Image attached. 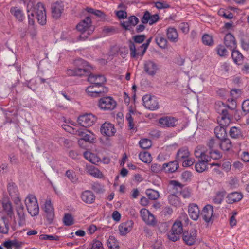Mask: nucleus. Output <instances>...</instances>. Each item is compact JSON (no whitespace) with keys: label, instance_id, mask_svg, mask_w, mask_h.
<instances>
[{"label":"nucleus","instance_id":"6ab92c4d","mask_svg":"<svg viewBox=\"0 0 249 249\" xmlns=\"http://www.w3.org/2000/svg\"><path fill=\"white\" fill-rule=\"evenodd\" d=\"M178 120L173 117L165 116L159 120V124L163 127H174L177 124Z\"/></svg>","mask_w":249,"mask_h":249},{"label":"nucleus","instance_id":"4c0bfd02","mask_svg":"<svg viewBox=\"0 0 249 249\" xmlns=\"http://www.w3.org/2000/svg\"><path fill=\"white\" fill-rule=\"evenodd\" d=\"M231 57L235 64L240 65L243 63V56L239 51L237 50H233L231 53Z\"/></svg>","mask_w":249,"mask_h":249},{"label":"nucleus","instance_id":"7c9ffc66","mask_svg":"<svg viewBox=\"0 0 249 249\" xmlns=\"http://www.w3.org/2000/svg\"><path fill=\"white\" fill-rule=\"evenodd\" d=\"M23 243L17 239L8 240L3 242V246L7 249H12L13 247L18 248L22 246Z\"/></svg>","mask_w":249,"mask_h":249},{"label":"nucleus","instance_id":"c9c22d12","mask_svg":"<svg viewBox=\"0 0 249 249\" xmlns=\"http://www.w3.org/2000/svg\"><path fill=\"white\" fill-rule=\"evenodd\" d=\"M242 195L238 192H233L229 194L227 196V201L229 203L232 204L241 200Z\"/></svg>","mask_w":249,"mask_h":249},{"label":"nucleus","instance_id":"f257e3e1","mask_svg":"<svg viewBox=\"0 0 249 249\" xmlns=\"http://www.w3.org/2000/svg\"><path fill=\"white\" fill-rule=\"evenodd\" d=\"M1 212L5 215L0 216V232L6 234L8 231L9 222H13L16 224L14 208L12 202L7 197L3 196L0 198V213Z\"/></svg>","mask_w":249,"mask_h":249},{"label":"nucleus","instance_id":"5fc2aeb1","mask_svg":"<svg viewBox=\"0 0 249 249\" xmlns=\"http://www.w3.org/2000/svg\"><path fill=\"white\" fill-rule=\"evenodd\" d=\"M84 71L79 69L77 70L76 68L74 69H68L66 70V74L69 76H81V73Z\"/></svg>","mask_w":249,"mask_h":249},{"label":"nucleus","instance_id":"f3484780","mask_svg":"<svg viewBox=\"0 0 249 249\" xmlns=\"http://www.w3.org/2000/svg\"><path fill=\"white\" fill-rule=\"evenodd\" d=\"M101 133L106 136L111 137L116 133V129L113 124L109 122L104 123L100 128Z\"/></svg>","mask_w":249,"mask_h":249},{"label":"nucleus","instance_id":"0e129e2a","mask_svg":"<svg viewBox=\"0 0 249 249\" xmlns=\"http://www.w3.org/2000/svg\"><path fill=\"white\" fill-rule=\"evenodd\" d=\"M183 167H189L192 165L195 162V160L190 157H189L185 160L181 161Z\"/></svg>","mask_w":249,"mask_h":249},{"label":"nucleus","instance_id":"ea45409f","mask_svg":"<svg viewBox=\"0 0 249 249\" xmlns=\"http://www.w3.org/2000/svg\"><path fill=\"white\" fill-rule=\"evenodd\" d=\"M219 145L221 149L224 151H229L232 147L231 142L230 139L227 138L222 139L219 143Z\"/></svg>","mask_w":249,"mask_h":249},{"label":"nucleus","instance_id":"dca6fc26","mask_svg":"<svg viewBox=\"0 0 249 249\" xmlns=\"http://www.w3.org/2000/svg\"><path fill=\"white\" fill-rule=\"evenodd\" d=\"M43 210L45 213L48 220L51 222L54 216V208L50 199H47L43 206Z\"/></svg>","mask_w":249,"mask_h":249},{"label":"nucleus","instance_id":"680f3d73","mask_svg":"<svg viewBox=\"0 0 249 249\" xmlns=\"http://www.w3.org/2000/svg\"><path fill=\"white\" fill-rule=\"evenodd\" d=\"M66 175L68 178L72 182H75L77 180V178L76 177L75 172L72 170H68Z\"/></svg>","mask_w":249,"mask_h":249},{"label":"nucleus","instance_id":"5701e85b","mask_svg":"<svg viewBox=\"0 0 249 249\" xmlns=\"http://www.w3.org/2000/svg\"><path fill=\"white\" fill-rule=\"evenodd\" d=\"M130 50V55L132 58H137L139 56H142L144 53H142L143 49L141 46H137L132 42H130L129 44Z\"/></svg>","mask_w":249,"mask_h":249},{"label":"nucleus","instance_id":"b1692460","mask_svg":"<svg viewBox=\"0 0 249 249\" xmlns=\"http://www.w3.org/2000/svg\"><path fill=\"white\" fill-rule=\"evenodd\" d=\"M159 19V15H151L149 12L146 11L144 13L142 17V22L143 24L149 23L150 25H152L157 22Z\"/></svg>","mask_w":249,"mask_h":249},{"label":"nucleus","instance_id":"37998d69","mask_svg":"<svg viewBox=\"0 0 249 249\" xmlns=\"http://www.w3.org/2000/svg\"><path fill=\"white\" fill-rule=\"evenodd\" d=\"M203 43L205 45L213 46L214 44L213 37L209 34H205L202 36Z\"/></svg>","mask_w":249,"mask_h":249},{"label":"nucleus","instance_id":"4d7b16f0","mask_svg":"<svg viewBox=\"0 0 249 249\" xmlns=\"http://www.w3.org/2000/svg\"><path fill=\"white\" fill-rule=\"evenodd\" d=\"M39 238L41 240H58L59 238L57 236L47 234H41Z\"/></svg>","mask_w":249,"mask_h":249},{"label":"nucleus","instance_id":"473e14b6","mask_svg":"<svg viewBox=\"0 0 249 249\" xmlns=\"http://www.w3.org/2000/svg\"><path fill=\"white\" fill-rule=\"evenodd\" d=\"M86 170L89 174L91 176L94 177L99 178H101L103 177V175L102 173L97 168L93 166H87Z\"/></svg>","mask_w":249,"mask_h":249},{"label":"nucleus","instance_id":"39448f33","mask_svg":"<svg viewBox=\"0 0 249 249\" xmlns=\"http://www.w3.org/2000/svg\"><path fill=\"white\" fill-rule=\"evenodd\" d=\"M24 203L29 213L32 216H36L39 213V206L37 199L34 195L29 194L24 200Z\"/></svg>","mask_w":249,"mask_h":249},{"label":"nucleus","instance_id":"f704fd0d","mask_svg":"<svg viewBox=\"0 0 249 249\" xmlns=\"http://www.w3.org/2000/svg\"><path fill=\"white\" fill-rule=\"evenodd\" d=\"M11 13L19 21H22L25 18L24 14L22 10L17 7H12L10 9Z\"/></svg>","mask_w":249,"mask_h":249},{"label":"nucleus","instance_id":"58836bf2","mask_svg":"<svg viewBox=\"0 0 249 249\" xmlns=\"http://www.w3.org/2000/svg\"><path fill=\"white\" fill-rule=\"evenodd\" d=\"M108 249H119V246L117 240L113 236H110L107 241Z\"/></svg>","mask_w":249,"mask_h":249},{"label":"nucleus","instance_id":"f03ea898","mask_svg":"<svg viewBox=\"0 0 249 249\" xmlns=\"http://www.w3.org/2000/svg\"><path fill=\"white\" fill-rule=\"evenodd\" d=\"M27 12L29 24L33 25L34 24L35 16L40 24L43 25L46 24V12L42 3H38L34 5L33 2L29 1L27 4Z\"/></svg>","mask_w":249,"mask_h":249},{"label":"nucleus","instance_id":"3c124183","mask_svg":"<svg viewBox=\"0 0 249 249\" xmlns=\"http://www.w3.org/2000/svg\"><path fill=\"white\" fill-rule=\"evenodd\" d=\"M139 145L143 149H147L152 145L151 141L148 139H142L139 141Z\"/></svg>","mask_w":249,"mask_h":249},{"label":"nucleus","instance_id":"6e6d98bb","mask_svg":"<svg viewBox=\"0 0 249 249\" xmlns=\"http://www.w3.org/2000/svg\"><path fill=\"white\" fill-rule=\"evenodd\" d=\"M63 222L66 226H71L74 223L73 218L70 214H66L63 218Z\"/></svg>","mask_w":249,"mask_h":249},{"label":"nucleus","instance_id":"052dcab7","mask_svg":"<svg viewBox=\"0 0 249 249\" xmlns=\"http://www.w3.org/2000/svg\"><path fill=\"white\" fill-rule=\"evenodd\" d=\"M167 235L169 240L172 241H176L179 239L180 235L171 230V231L168 233Z\"/></svg>","mask_w":249,"mask_h":249},{"label":"nucleus","instance_id":"8fccbe9b","mask_svg":"<svg viewBox=\"0 0 249 249\" xmlns=\"http://www.w3.org/2000/svg\"><path fill=\"white\" fill-rule=\"evenodd\" d=\"M230 135L233 138H238L241 135L240 130L236 127H232L230 130Z\"/></svg>","mask_w":249,"mask_h":249},{"label":"nucleus","instance_id":"cd10ccee","mask_svg":"<svg viewBox=\"0 0 249 249\" xmlns=\"http://www.w3.org/2000/svg\"><path fill=\"white\" fill-rule=\"evenodd\" d=\"M224 43L225 45L231 49L236 47V41L234 36L230 33L226 35L224 38Z\"/></svg>","mask_w":249,"mask_h":249},{"label":"nucleus","instance_id":"9d476101","mask_svg":"<svg viewBox=\"0 0 249 249\" xmlns=\"http://www.w3.org/2000/svg\"><path fill=\"white\" fill-rule=\"evenodd\" d=\"M7 190L13 203L21 201L18 188L14 182H10L8 183Z\"/></svg>","mask_w":249,"mask_h":249},{"label":"nucleus","instance_id":"1a4fd4ad","mask_svg":"<svg viewBox=\"0 0 249 249\" xmlns=\"http://www.w3.org/2000/svg\"><path fill=\"white\" fill-rule=\"evenodd\" d=\"M159 69V65L155 61L148 60L144 62L143 70L147 75L153 77L157 73Z\"/></svg>","mask_w":249,"mask_h":249},{"label":"nucleus","instance_id":"bf43d9fd","mask_svg":"<svg viewBox=\"0 0 249 249\" xmlns=\"http://www.w3.org/2000/svg\"><path fill=\"white\" fill-rule=\"evenodd\" d=\"M164 169L163 164L161 165L157 163H153L151 166V170L153 173H159Z\"/></svg>","mask_w":249,"mask_h":249},{"label":"nucleus","instance_id":"79ce46f5","mask_svg":"<svg viewBox=\"0 0 249 249\" xmlns=\"http://www.w3.org/2000/svg\"><path fill=\"white\" fill-rule=\"evenodd\" d=\"M139 157L140 160L144 163H150L152 160L151 154L147 152L140 153Z\"/></svg>","mask_w":249,"mask_h":249},{"label":"nucleus","instance_id":"aec40b11","mask_svg":"<svg viewBox=\"0 0 249 249\" xmlns=\"http://www.w3.org/2000/svg\"><path fill=\"white\" fill-rule=\"evenodd\" d=\"M213 213V207L211 205H207L203 208L201 216L206 222H209L212 220Z\"/></svg>","mask_w":249,"mask_h":249},{"label":"nucleus","instance_id":"e2e57ef3","mask_svg":"<svg viewBox=\"0 0 249 249\" xmlns=\"http://www.w3.org/2000/svg\"><path fill=\"white\" fill-rule=\"evenodd\" d=\"M208 155L209 156L211 159L216 160L221 158V155L219 152L217 151H208Z\"/></svg>","mask_w":249,"mask_h":249},{"label":"nucleus","instance_id":"6e6552de","mask_svg":"<svg viewBox=\"0 0 249 249\" xmlns=\"http://www.w3.org/2000/svg\"><path fill=\"white\" fill-rule=\"evenodd\" d=\"M96 121L97 117L91 113L81 115L77 119L79 124L86 127L93 125Z\"/></svg>","mask_w":249,"mask_h":249},{"label":"nucleus","instance_id":"393cba45","mask_svg":"<svg viewBox=\"0 0 249 249\" xmlns=\"http://www.w3.org/2000/svg\"><path fill=\"white\" fill-rule=\"evenodd\" d=\"M81 198L85 203L90 204L95 201V196L92 191L86 190L82 193Z\"/></svg>","mask_w":249,"mask_h":249},{"label":"nucleus","instance_id":"de8ad7c7","mask_svg":"<svg viewBox=\"0 0 249 249\" xmlns=\"http://www.w3.org/2000/svg\"><path fill=\"white\" fill-rule=\"evenodd\" d=\"M68 124H63L62 127L63 129L71 133H73L75 134L76 131H79V130H75L72 126H74V123H73L72 121H69Z\"/></svg>","mask_w":249,"mask_h":249},{"label":"nucleus","instance_id":"a18cd8bd","mask_svg":"<svg viewBox=\"0 0 249 249\" xmlns=\"http://www.w3.org/2000/svg\"><path fill=\"white\" fill-rule=\"evenodd\" d=\"M171 230L174 231L175 232L180 235L183 231V228L181 222L179 221H176L175 222L172 226Z\"/></svg>","mask_w":249,"mask_h":249},{"label":"nucleus","instance_id":"7ed1b4c3","mask_svg":"<svg viewBox=\"0 0 249 249\" xmlns=\"http://www.w3.org/2000/svg\"><path fill=\"white\" fill-rule=\"evenodd\" d=\"M208 150L203 146H198L195 149L194 154L198 158V162L195 165L197 172L201 173L207 169L208 163L210 160V157L208 155Z\"/></svg>","mask_w":249,"mask_h":249},{"label":"nucleus","instance_id":"69168bd1","mask_svg":"<svg viewBox=\"0 0 249 249\" xmlns=\"http://www.w3.org/2000/svg\"><path fill=\"white\" fill-rule=\"evenodd\" d=\"M91 249H103L101 242L99 240H94Z\"/></svg>","mask_w":249,"mask_h":249},{"label":"nucleus","instance_id":"2eb2a0df","mask_svg":"<svg viewBox=\"0 0 249 249\" xmlns=\"http://www.w3.org/2000/svg\"><path fill=\"white\" fill-rule=\"evenodd\" d=\"M64 9V5L62 1H56L53 3L51 7L52 17L55 19L59 18L63 12Z\"/></svg>","mask_w":249,"mask_h":249},{"label":"nucleus","instance_id":"338daca9","mask_svg":"<svg viewBox=\"0 0 249 249\" xmlns=\"http://www.w3.org/2000/svg\"><path fill=\"white\" fill-rule=\"evenodd\" d=\"M128 21L132 27L135 26L139 22L138 18L134 16L130 17L128 19Z\"/></svg>","mask_w":249,"mask_h":249},{"label":"nucleus","instance_id":"4be33fe9","mask_svg":"<svg viewBox=\"0 0 249 249\" xmlns=\"http://www.w3.org/2000/svg\"><path fill=\"white\" fill-rule=\"evenodd\" d=\"M188 213L190 217L194 221L197 220L199 217L200 210L198 206L195 204L189 205Z\"/></svg>","mask_w":249,"mask_h":249},{"label":"nucleus","instance_id":"c85d7f7f","mask_svg":"<svg viewBox=\"0 0 249 249\" xmlns=\"http://www.w3.org/2000/svg\"><path fill=\"white\" fill-rule=\"evenodd\" d=\"M166 36L171 42H177L178 40V33L174 28L169 27L167 29Z\"/></svg>","mask_w":249,"mask_h":249},{"label":"nucleus","instance_id":"bb28decb","mask_svg":"<svg viewBox=\"0 0 249 249\" xmlns=\"http://www.w3.org/2000/svg\"><path fill=\"white\" fill-rule=\"evenodd\" d=\"M133 222L131 220L121 223L119 226L120 233L122 235H125L129 233L132 229Z\"/></svg>","mask_w":249,"mask_h":249},{"label":"nucleus","instance_id":"72a5a7b5","mask_svg":"<svg viewBox=\"0 0 249 249\" xmlns=\"http://www.w3.org/2000/svg\"><path fill=\"white\" fill-rule=\"evenodd\" d=\"M164 169L166 172L173 173L178 168V164L177 160L164 163Z\"/></svg>","mask_w":249,"mask_h":249},{"label":"nucleus","instance_id":"412c9836","mask_svg":"<svg viewBox=\"0 0 249 249\" xmlns=\"http://www.w3.org/2000/svg\"><path fill=\"white\" fill-rule=\"evenodd\" d=\"M88 80L93 85L102 88L101 86L105 83L106 78L103 75L90 74L89 76Z\"/></svg>","mask_w":249,"mask_h":249},{"label":"nucleus","instance_id":"e433bc0d","mask_svg":"<svg viewBox=\"0 0 249 249\" xmlns=\"http://www.w3.org/2000/svg\"><path fill=\"white\" fill-rule=\"evenodd\" d=\"M84 156L85 159L93 164H97L100 161V158L96 154L89 151L84 152Z\"/></svg>","mask_w":249,"mask_h":249},{"label":"nucleus","instance_id":"864d4df0","mask_svg":"<svg viewBox=\"0 0 249 249\" xmlns=\"http://www.w3.org/2000/svg\"><path fill=\"white\" fill-rule=\"evenodd\" d=\"M214 133L216 137L220 139H222L225 135V131L224 128L220 126L216 127L214 129Z\"/></svg>","mask_w":249,"mask_h":249},{"label":"nucleus","instance_id":"4468645a","mask_svg":"<svg viewBox=\"0 0 249 249\" xmlns=\"http://www.w3.org/2000/svg\"><path fill=\"white\" fill-rule=\"evenodd\" d=\"M197 239V231L195 229H192L190 231H185L183 234V240L187 245H193Z\"/></svg>","mask_w":249,"mask_h":249},{"label":"nucleus","instance_id":"c756f323","mask_svg":"<svg viewBox=\"0 0 249 249\" xmlns=\"http://www.w3.org/2000/svg\"><path fill=\"white\" fill-rule=\"evenodd\" d=\"M190 157V152L186 148L183 147L178 150L176 156L177 161H182Z\"/></svg>","mask_w":249,"mask_h":249},{"label":"nucleus","instance_id":"9b49d317","mask_svg":"<svg viewBox=\"0 0 249 249\" xmlns=\"http://www.w3.org/2000/svg\"><path fill=\"white\" fill-rule=\"evenodd\" d=\"M116 106V102L110 97L101 98L99 101V107L103 110H112Z\"/></svg>","mask_w":249,"mask_h":249},{"label":"nucleus","instance_id":"ddd939ff","mask_svg":"<svg viewBox=\"0 0 249 249\" xmlns=\"http://www.w3.org/2000/svg\"><path fill=\"white\" fill-rule=\"evenodd\" d=\"M231 103L233 106L230 107L220 101H218L216 103L215 108L218 112L223 115L222 117V119H225L226 118V115H227V108L228 107L231 109H233L236 107V101L234 100H231Z\"/></svg>","mask_w":249,"mask_h":249},{"label":"nucleus","instance_id":"09e8293b","mask_svg":"<svg viewBox=\"0 0 249 249\" xmlns=\"http://www.w3.org/2000/svg\"><path fill=\"white\" fill-rule=\"evenodd\" d=\"M217 54L220 57H224L227 55L228 51L225 47L222 45H218L215 48Z\"/></svg>","mask_w":249,"mask_h":249},{"label":"nucleus","instance_id":"a19ab883","mask_svg":"<svg viewBox=\"0 0 249 249\" xmlns=\"http://www.w3.org/2000/svg\"><path fill=\"white\" fill-rule=\"evenodd\" d=\"M157 45L161 48H166L167 46V40L162 36L158 35L155 38Z\"/></svg>","mask_w":249,"mask_h":249},{"label":"nucleus","instance_id":"f8f14e48","mask_svg":"<svg viewBox=\"0 0 249 249\" xmlns=\"http://www.w3.org/2000/svg\"><path fill=\"white\" fill-rule=\"evenodd\" d=\"M142 220L148 225L155 226L157 221L154 215L145 208L142 209L140 212Z\"/></svg>","mask_w":249,"mask_h":249},{"label":"nucleus","instance_id":"774afa93","mask_svg":"<svg viewBox=\"0 0 249 249\" xmlns=\"http://www.w3.org/2000/svg\"><path fill=\"white\" fill-rule=\"evenodd\" d=\"M242 110L244 112H249V100H245L242 103Z\"/></svg>","mask_w":249,"mask_h":249},{"label":"nucleus","instance_id":"13d9d810","mask_svg":"<svg viewBox=\"0 0 249 249\" xmlns=\"http://www.w3.org/2000/svg\"><path fill=\"white\" fill-rule=\"evenodd\" d=\"M155 6L158 9L168 8L170 5L165 1H160L155 2Z\"/></svg>","mask_w":249,"mask_h":249},{"label":"nucleus","instance_id":"a878e982","mask_svg":"<svg viewBox=\"0 0 249 249\" xmlns=\"http://www.w3.org/2000/svg\"><path fill=\"white\" fill-rule=\"evenodd\" d=\"M73 64L77 70L81 69L84 71L82 72L81 76L84 75L89 69L88 63L82 59L74 60Z\"/></svg>","mask_w":249,"mask_h":249},{"label":"nucleus","instance_id":"a211bd4d","mask_svg":"<svg viewBox=\"0 0 249 249\" xmlns=\"http://www.w3.org/2000/svg\"><path fill=\"white\" fill-rule=\"evenodd\" d=\"M86 92L89 96L95 97L99 96L102 93L107 92V89L105 88H102V89H100V88L91 85L87 88Z\"/></svg>","mask_w":249,"mask_h":249},{"label":"nucleus","instance_id":"20e7f679","mask_svg":"<svg viewBox=\"0 0 249 249\" xmlns=\"http://www.w3.org/2000/svg\"><path fill=\"white\" fill-rule=\"evenodd\" d=\"M77 30L81 33L80 38L85 40L94 31V27L92 26L90 18L87 17L85 19L80 22L76 26Z\"/></svg>","mask_w":249,"mask_h":249},{"label":"nucleus","instance_id":"c03bdc74","mask_svg":"<svg viewBox=\"0 0 249 249\" xmlns=\"http://www.w3.org/2000/svg\"><path fill=\"white\" fill-rule=\"evenodd\" d=\"M146 194L148 198L151 200L157 199L160 196L158 191L150 189L146 190Z\"/></svg>","mask_w":249,"mask_h":249},{"label":"nucleus","instance_id":"49530a36","mask_svg":"<svg viewBox=\"0 0 249 249\" xmlns=\"http://www.w3.org/2000/svg\"><path fill=\"white\" fill-rule=\"evenodd\" d=\"M168 201L170 204L175 206H178L180 204L179 198L174 194L169 196Z\"/></svg>","mask_w":249,"mask_h":249},{"label":"nucleus","instance_id":"0eeeda50","mask_svg":"<svg viewBox=\"0 0 249 249\" xmlns=\"http://www.w3.org/2000/svg\"><path fill=\"white\" fill-rule=\"evenodd\" d=\"M142 101L143 106L149 110H156L159 108V103L154 96L146 94L143 96Z\"/></svg>","mask_w":249,"mask_h":249},{"label":"nucleus","instance_id":"2f4dec72","mask_svg":"<svg viewBox=\"0 0 249 249\" xmlns=\"http://www.w3.org/2000/svg\"><path fill=\"white\" fill-rule=\"evenodd\" d=\"M75 134L80 136L82 140L89 142H93L94 140V135L90 132L86 133L84 131L79 130L76 131Z\"/></svg>","mask_w":249,"mask_h":249},{"label":"nucleus","instance_id":"423d86ee","mask_svg":"<svg viewBox=\"0 0 249 249\" xmlns=\"http://www.w3.org/2000/svg\"><path fill=\"white\" fill-rule=\"evenodd\" d=\"M15 207L16 216V223H18L19 226H23L25 224L26 214L24 206L21 201L14 203Z\"/></svg>","mask_w":249,"mask_h":249},{"label":"nucleus","instance_id":"603ef678","mask_svg":"<svg viewBox=\"0 0 249 249\" xmlns=\"http://www.w3.org/2000/svg\"><path fill=\"white\" fill-rule=\"evenodd\" d=\"M224 196L225 193L224 192H217L213 199V202L217 204H220L224 198Z\"/></svg>","mask_w":249,"mask_h":249}]
</instances>
